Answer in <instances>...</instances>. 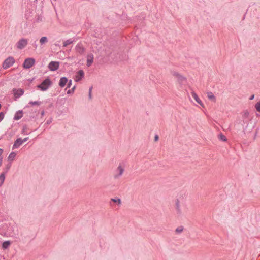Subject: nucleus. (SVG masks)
<instances>
[{
  "instance_id": "obj_1",
  "label": "nucleus",
  "mask_w": 260,
  "mask_h": 260,
  "mask_svg": "<svg viewBox=\"0 0 260 260\" xmlns=\"http://www.w3.org/2000/svg\"><path fill=\"white\" fill-rule=\"evenodd\" d=\"M52 83L51 81L48 77L43 80L40 84L37 85V87L41 91H44L48 89L49 86L51 85Z\"/></svg>"
},
{
  "instance_id": "obj_2",
  "label": "nucleus",
  "mask_w": 260,
  "mask_h": 260,
  "mask_svg": "<svg viewBox=\"0 0 260 260\" xmlns=\"http://www.w3.org/2000/svg\"><path fill=\"white\" fill-rule=\"evenodd\" d=\"M15 62V59L13 57L10 56L8 57L3 62V67L7 69L12 66Z\"/></svg>"
},
{
  "instance_id": "obj_3",
  "label": "nucleus",
  "mask_w": 260,
  "mask_h": 260,
  "mask_svg": "<svg viewBox=\"0 0 260 260\" xmlns=\"http://www.w3.org/2000/svg\"><path fill=\"white\" fill-rule=\"evenodd\" d=\"M35 62V60L33 58H28L24 60L23 66L25 69H29L34 64Z\"/></svg>"
},
{
  "instance_id": "obj_4",
  "label": "nucleus",
  "mask_w": 260,
  "mask_h": 260,
  "mask_svg": "<svg viewBox=\"0 0 260 260\" xmlns=\"http://www.w3.org/2000/svg\"><path fill=\"white\" fill-rule=\"evenodd\" d=\"M28 43L27 39L24 38L21 39L17 43V48L19 49H23Z\"/></svg>"
},
{
  "instance_id": "obj_5",
  "label": "nucleus",
  "mask_w": 260,
  "mask_h": 260,
  "mask_svg": "<svg viewBox=\"0 0 260 260\" xmlns=\"http://www.w3.org/2000/svg\"><path fill=\"white\" fill-rule=\"evenodd\" d=\"M59 66V63L58 61H51L48 64V68L51 71L57 70Z\"/></svg>"
},
{
  "instance_id": "obj_6",
  "label": "nucleus",
  "mask_w": 260,
  "mask_h": 260,
  "mask_svg": "<svg viewBox=\"0 0 260 260\" xmlns=\"http://www.w3.org/2000/svg\"><path fill=\"white\" fill-rule=\"evenodd\" d=\"M124 171V169L121 165H119L116 170V173L114 175V178L115 179L119 178L123 174Z\"/></svg>"
},
{
  "instance_id": "obj_7",
  "label": "nucleus",
  "mask_w": 260,
  "mask_h": 260,
  "mask_svg": "<svg viewBox=\"0 0 260 260\" xmlns=\"http://www.w3.org/2000/svg\"><path fill=\"white\" fill-rule=\"evenodd\" d=\"M75 49L76 51L80 54H82L85 51V48L83 46V45L81 43H78L76 46Z\"/></svg>"
},
{
  "instance_id": "obj_8",
  "label": "nucleus",
  "mask_w": 260,
  "mask_h": 260,
  "mask_svg": "<svg viewBox=\"0 0 260 260\" xmlns=\"http://www.w3.org/2000/svg\"><path fill=\"white\" fill-rule=\"evenodd\" d=\"M175 207L177 214L180 215L182 213V211L180 208V201L178 199H176L175 201Z\"/></svg>"
},
{
  "instance_id": "obj_9",
  "label": "nucleus",
  "mask_w": 260,
  "mask_h": 260,
  "mask_svg": "<svg viewBox=\"0 0 260 260\" xmlns=\"http://www.w3.org/2000/svg\"><path fill=\"white\" fill-rule=\"evenodd\" d=\"M84 76V72L82 70H79L77 74L76 75L75 81L79 82L80 81Z\"/></svg>"
},
{
  "instance_id": "obj_10",
  "label": "nucleus",
  "mask_w": 260,
  "mask_h": 260,
  "mask_svg": "<svg viewBox=\"0 0 260 260\" xmlns=\"http://www.w3.org/2000/svg\"><path fill=\"white\" fill-rule=\"evenodd\" d=\"M94 56L92 54H89L87 56V66L90 67L93 62Z\"/></svg>"
},
{
  "instance_id": "obj_11",
  "label": "nucleus",
  "mask_w": 260,
  "mask_h": 260,
  "mask_svg": "<svg viewBox=\"0 0 260 260\" xmlns=\"http://www.w3.org/2000/svg\"><path fill=\"white\" fill-rule=\"evenodd\" d=\"M23 144L22 139L20 138H18L15 141L14 145H13V149L18 148L21 145Z\"/></svg>"
},
{
  "instance_id": "obj_12",
  "label": "nucleus",
  "mask_w": 260,
  "mask_h": 260,
  "mask_svg": "<svg viewBox=\"0 0 260 260\" xmlns=\"http://www.w3.org/2000/svg\"><path fill=\"white\" fill-rule=\"evenodd\" d=\"M68 79L66 77H62L60 79L59 85L61 87H63L67 83Z\"/></svg>"
},
{
  "instance_id": "obj_13",
  "label": "nucleus",
  "mask_w": 260,
  "mask_h": 260,
  "mask_svg": "<svg viewBox=\"0 0 260 260\" xmlns=\"http://www.w3.org/2000/svg\"><path fill=\"white\" fill-rule=\"evenodd\" d=\"M191 94H192V96L193 98L196 100V101L198 104H199L201 106L204 107V105H203L202 102L199 99V98L198 97V95L194 92H193V91L191 92Z\"/></svg>"
},
{
  "instance_id": "obj_14",
  "label": "nucleus",
  "mask_w": 260,
  "mask_h": 260,
  "mask_svg": "<svg viewBox=\"0 0 260 260\" xmlns=\"http://www.w3.org/2000/svg\"><path fill=\"white\" fill-rule=\"evenodd\" d=\"M23 116V111L19 110L15 114L14 119L15 120H18L22 118Z\"/></svg>"
},
{
  "instance_id": "obj_15",
  "label": "nucleus",
  "mask_w": 260,
  "mask_h": 260,
  "mask_svg": "<svg viewBox=\"0 0 260 260\" xmlns=\"http://www.w3.org/2000/svg\"><path fill=\"white\" fill-rule=\"evenodd\" d=\"M24 93V90L22 89H17L15 92L14 94L16 97H20Z\"/></svg>"
},
{
  "instance_id": "obj_16",
  "label": "nucleus",
  "mask_w": 260,
  "mask_h": 260,
  "mask_svg": "<svg viewBox=\"0 0 260 260\" xmlns=\"http://www.w3.org/2000/svg\"><path fill=\"white\" fill-rule=\"evenodd\" d=\"M207 96L210 100L215 102L216 100V98L213 93L211 92H209L207 93Z\"/></svg>"
},
{
  "instance_id": "obj_17",
  "label": "nucleus",
  "mask_w": 260,
  "mask_h": 260,
  "mask_svg": "<svg viewBox=\"0 0 260 260\" xmlns=\"http://www.w3.org/2000/svg\"><path fill=\"white\" fill-rule=\"evenodd\" d=\"M178 81L180 84H182L186 80V78L180 74L177 77Z\"/></svg>"
},
{
  "instance_id": "obj_18",
  "label": "nucleus",
  "mask_w": 260,
  "mask_h": 260,
  "mask_svg": "<svg viewBox=\"0 0 260 260\" xmlns=\"http://www.w3.org/2000/svg\"><path fill=\"white\" fill-rule=\"evenodd\" d=\"M16 154L15 152H11L8 156V160L10 161H13L15 157H16Z\"/></svg>"
},
{
  "instance_id": "obj_19",
  "label": "nucleus",
  "mask_w": 260,
  "mask_h": 260,
  "mask_svg": "<svg viewBox=\"0 0 260 260\" xmlns=\"http://www.w3.org/2000/svg\"><path fill=\"white\" fill-rule=\"evenodd\" d=\"M11 244L10 241H6L3 243L2 247L3 249L8 248Z\"/></svg>"
},
{
  "instance_id": "obj_20",
  "label": "nucleus",
  "mask_w": 260,
  "mask_h": 260,
  "mask_svg": "<svg viewBox=\"0 0 260 260\" xmlns=\"http://www.w3.org/2000/svg\"><path fill=\"white\" fill-rule=\"evenodd\" d=\"M47 42L48 39L46 37H42L40 39V43L41 45L46 43Z\"/></svg>"
},
{
  "instance_id": "obj_21",
  "label": "nucleus",
  "mask_w": 260,
  "mask_h": 260,
  "mask_svg": "<svg viewBox=\"0 0 260 260\" xmlns=\"http://www.w3.org/2000/svg\"><path fill=\"white\" fill-rule=\"evenodd\" d=\"M74 42L73 40H72V39H68L67 40H66V41H64L63 43V46L64 47H66L68 45L73 43Z\"/></svg>"
},
{
  "instance_id": "obj_22",
  "label": "nucleus",
  "mask_w": 260,
  "mask_h": 260,
  "mask_svg": "<svg viewBox=\"0 0 260 260\" xmlns=\"http://www.w3.org/2000/svg\"><path fill=\"white\" fill-rule=\"evenodd\" d=\"M219 139L222 141L226 142L227 141L226 137L222 134L220 133L218 136Z\"/></svg>"
},
{
  "instance_id": "obj_23",
  "label": "nucleus",
  "mask_w": 260,
  "mask_h": 260,
  "mask_svg": "<svg viewBox=\"0 0 260 260\" xmlns=\"http://www.w3.org/2000/svg\"><path fill=\"white\" fill-rule=\"evenodd\" d=\"M5 179V173H4L0 175V186L3 184Z\"/></svg>"
},
{
  "instance_id": "obj_24",
  "label": "nucleus",
  "mask_w": 260,
  "mask_h": 260,
  "mask_svg": "<svg viewBox=\"0 0 260 260\" xmlns=\"http://www.w3.org/2000/svg\"><path fill=\"white\" fill-rule=\"evenodd\" d=\"M183 230V227L182 226L177 227L175 230V232L176 233H181L182 232Z\"/></svg>"
},
{
  "instance_id": "obj_25",
  "label": "nucleus",
  "mask_w": 260,
  "mask_h": 260,
  "mask_svg": "<svg viewBox=\"0 0 260 260\" xmlns=\"http://www.w3.org/2000/svg\"><path fill=\"white\" fill-rule=\"evenodd\" d=\"M29 104H31L32 105L40 106L42 104V102H40V101H35V102L30 101L29 103Z\"/></svg>"
},
{
  "instance_id": "obj_26",
  "label": "nucleus",
  "mask_w": 260,
  "mask_h": 260,
  "mask_svg": "<svg viewBox=\"0 0 260 260\" xmlns=\"http://www.w3.org/2000/svg\"><path fill=\"white\" fill-rule=\"evenodd\" d=\"M111 201H112L113 202H114V203H118V204H121V200L119 199V198H118V199H114V198H112L111 199Z\"/></svg>"
},
{
  "instance_id": "obj_27",
  "label": "nucleus",
  "mask_w": 260,
  "mask_h": 260,
  "mask_svg": "<svg viewBox=\"0 0 260 260\" xmlns=\"http://www.w3.org/2000/svg\"><path fill=\"white\" fill-rule=\"evenodd\" d=\"M255 108L258 112H260V102H257L255 104Z\"/></svg>"
},
{
  "instance_id": "obj_28",
  "label": "nucleus",
  "mask_w": 260,
  "mask_h": 260,
  "mask_svg": "<svg viewBox=\"0 0 260 260\" xmlns=\"http://www.w3.org/2000/svg\"><path fill=\"white\" fill-rule=\"evenodd\" d=\"M76 88V86H74L71 89L68 90L67 91V94H70L74 92L75 89Z\"/></svg>"
},
{
  "instance_id": "obj_29",
  "label": "nucleus",
  "mask_w": 260,
  "mask_h": 260,
  "mask_svg": "<svg viewBox=\"0 0 260 260\" xmlns=\"http://www.w3.org/2000/svg\"><path fill=\"white\" fill-rule=\"evenodd\" d=\"M248 116H249V112L247 111H245L243 114V118H248Z\"/></svg>"
},
{
  "instance_id": "obj_30",
  "label": "nucleus",
  "mask_w": 260,
  "mask_h": 260,
  "mask_svg": "<svg viewBox=\"0 0 260 260\" xmlns=\"http://www.w3.org/2000/svg\"><path fill=\"white\" fill-rule=\"evenodd\" d=\"M92 90V86L90 87L89 90V99H92V95H91V92Z\"/></svg>"
},
{
  "instance_id": "obj_31",
  "label": "nucleus",
  "mask_w": 260,
  "mask_h": 260,
  "mask_svg": "<svg viewBox=\"0 0 260 260\" xmlns=\"http://www.w3.org/2000/svg\"><path fill=\"white\" fill-rule=\"evenodd\" d=\"M171 74L173 76L176 77V78L180 75L178 73L175 71H172Z\"/></svg>"
},
{
  "instance_id": "obj_32",
  "label": "nucleus",
  "mask_w": 260,
  "mask_h": 260,
  "mask_svg": "<svg viewBox=\"0 0 260 260\" xmlns=\"http://www.w3.org/2000/svg\"><path fill=\"white\" fill-rule=\"evenodd\" d=\"M5 114L4 112H0V122L4 119Z\"/></svg>"
},
{
  "instance_id": "obj_33",
  "label": "nucleus",
  "mask_w": 260,
  "mask_h": 260,
  "mask_svg": "<svg viewBox=\"0 0 260 260\" xmlns=\"http://www.w3.org/2000/svg\"><path fill=\"white\" fill-rule=\"evenodd\" d=\"M11 166V164L10 163L7 165L6 168V172H7L9 170Z\"/></svg>"
},
{
  "instance_id": "obj_34",
  "label": "nucleus",
  "mask_w": 260,
  "mask_h": 260,
  "mask_svg": "<svg viewBox=\"0 0 260 260\" xmlns=\"http://www.w3.org/2000/svg\"><path fill=\"white\" fill-rule=\"evenodd\" d=\"M72 83V81L71 80H70L69 81H68V82L67 83L68 88H70L71 86Z\"/></svg>"
},
{
  "instance_id": "obj_35",
  "label": "nucleus",
  "mask_w": 260,
  "mask_h": 260,
  "mask_svg": "<svg viewBox=\"0 0 260 260\" xmlns=\"http://www.w3.org/2000/svg\"><path fill=\"white\" fill-rule=\"evenodd\" d=\"M158 139H159L158 136L157 135H156L154 137V141H158Z\"/></svg>"
},
{
  "instance_id": "obj_36",
  "label": "nucleus",
  "mask_w": 260,
  "mask_h": 260,
  "mask_svg": "<svg viewBox=\"0 0 260 260\" xmlns=\"http://www.w3.org/2000/svg\"><path fill=\"white\" fill-rule=\"evenodd\" d=\"M28 139H29L28 137H26V138H24L23 139H22L23 143L27 141L28 140Z\"/></svg>"
},
{
  "instance_id": "obj_37",
  "label": "nucleus",
  "mask_w": 260,
  "mask_h": 260,
  "mask_svg": "<svg viewBox=\"0 0 260 260\" xmlns=\"http://www.w3.org/2000/svg\"><path fill=\"white\" fill-rule=\"evenodd\" d=\"M3 150L2 148H0V158L2 157V154L3 153Z\"/></svg>"
},
{
  "instance_id": "obj_38",
  "label": "nucleus",
  "mask_w": 260,
  "mask_h": 260,
  "mask_svg": "<svg viewBox=\"0 0 260 260\" xmlns=\"http://www.w3.org/2000/svg\"><path fill=\"white\" fill-rule=\"evenodd\" d=\"M254 94L252 95L250 97L249 100H253V99H254Z\"/></svg>"
},
{
  "instance_id": "obj_39",
  "label": "nucleus",
  "mask_w": 260,
  "mask_h": 260,
  "mask_svg": "<svg viewBox=\"0 0 260 260\" xmlns=\"http://www.w3.org/2000/svg\"><path fill=\"white\" fill-rule=\"evenodd\" d=\"M2 161H3V157L0 158V166L2 164Z\"/></svg>"
},
{
  "instance_id": "obj_40",
  "label": "nucleus",
  "mask_w": 260,
  "mask_h": 260,
  "mask_svg": "<svg viewBox=\"0 0 260 260\" xmlns=\"http://www.w3.org/2000/svg\"><path fill=\"white\" fill-rule=\"evenodd\" d=\"M44 114V111H43L42 112H41V115H43Z\"/></svg>"
},
{
  "instance_id": "obj_41",
  "label": "nucleus",
  "mask_w": 260,
  "mask_h": 260,
  "mask_svg": "<svg viewBox=\"0 0 260 260\" xmlns=\"http://www.w3.org/2000/svg\"><path fill=\"white\" fill-rule=\"evenodd\" d=\"M47 124H49V123H50V122L48 121L47 122Z\"/></svg>"
},
{
  "instance_id": "obj_42",
  "label": "nucleus",
  "mask_w": 260,
  "mask_h": 260,
  "mask_svg": "<svg viewBox=\"0 0 260 260\" xmlns=\"http://www.w3.org/2000/svg\"><path fill=\"white\" fill-rule=\"evenodd\" d=\"M24 132H25V130H24V128H23V132L24 133Z\"/></svg>"
}]
</instances>
